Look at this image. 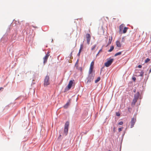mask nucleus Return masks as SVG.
I'll list each match as a JSON object with an SVG mask.
<instances>
[{
    "label": "nucleus",
    "mask_w": 151,
    "mask_h": 151,
    "mask_svg": "<svg viewBox=\"0 0 151 151\" xmlns=\"http://www.w3.org/2000/svg\"><path fill=\"white\" fill-rule=\"evenodd\" d=\"M86 37L87 41V43L88 44H89L91 38V36L89 34H87L86 35Z\"/></svg>",
    "instance_id": "39448f33"
},
{
    "label": "nucleus",
    "mask_w": 151,
    "mask_h": 151,
    "mask_svg": "<svg viewBox=\"0 0 151 151\" xmlns=\"http://www.w3.org/2000/svg\"><path fill=\"white\" fill-rule=\"evenodd\" d=\"M124 24H121L119 27V31L120 33H122V30L123 29L124 27Z\"/></svg>",
    "instance_id": "0eeeda50"
},
{
    "label": "nucleus",
    "mask_w": 151,
    "mask_h": 151,
    "mask_svg": "<svg viewBox=\"0 0 151 151\" xmlns=\"http://www.w3.org/2000/svg\"><path fill=\"white\" fill-rule=\"evenodd\" d=\"M102 70V69H101V72Z\"/></svg>",
    "instance_id": "ea45409f"
},
{
    "label": "nucleus",
    "mask_w": 151,
    "mask_h": 151,
    "mask_svg": "<svg viewBox=\"0 0 151 151\" xmlns=\"http://www.w3.org/2000/svg\"><path fill=\"white\" fill-rule=\"evenodd\" d=\"M128 29V27H124V29H123V32H122V33H125L127 32V30Z\"/></svg>",
    "instance_id": "2eb2a0df"
},
{
    "label": "nucleus",
    "mask_w": 151,
    "mask_h": 151,
    "mask_svg": "<svg viewBox=\"0 0 151 151\" xmlns=\"http://www.w3.org/2000/svg\"><path fill=\"white\" fill-rule=\"evenodd\" d=\"M149 72H150V73L151 72V68L150 69V70H149Z\"/></svg>",
    "instance_id": "e433bc0d"
},
{
    "label": "nucleus",
    "mask_w": 151,
    "mask_h": 151,
    "mask_svg": "<svg viewBox=\"0 0 151 151\" xmlns=\"http://www.w3.org/2000/svg\"><path fill=\"white\" fill-rule=\"evenodd\" d=\"M81 50L80 49L79 52V53H80V52H81Z\"/></svg>",
    "instance_id": "72a5a7b5"
},
{
    "label": "nucleus",
    "mask_w": 151,
    "mask_h": 151,
    "mask_svg": "<svg viewBox=\"0 0 151 151\" xmlns=\"http://www.w3.org/2000/svg\"><path fill=\"white\" fill-rule=\"evenodd\" d=\"M142 76V74H140V76Z\"/></svg>",
    "instance_id": "58836bf2"
},
{
    "label": "nucleus",
    "mask_w": 151,
    "mask_h": 151,
    "mask_svg": "<svg viewBox=\"0 0 151 151\" xmlns=\"http://www.w3.org/2000/svg\"><path fill=\"white\" fill-rule=\"evenodd\" d=\"M50 55V54L49 53H47L45 56L43 58L44 63H46L47 60L48 59V56Z\"/></svg>",
    "instance_id": "423d86ee"
},
{
    "label": "nucleus",
    "mask_w": 151,
    "mask_h": 151,
    "mask_svg": "<svg viewBox=\"0 0 151 151\" xmlns=\"http://www.w3.org/2000/svg\"><path fill=\"white\" fill-rule=\"evenodd\" d=\"M123 123L122 122H119V123H118V124L119 125H121L123 124Z\"/></svg>",
    "instance_id": "a878e982"
},
{
    "label": "nucleus",
    "mask_w": 151,
    "mask_h": 151,
    "mask_svg": "<svg viewBox=\"0 0 151 151\" xmlns=\"http://www.w3.org/2000/svg\"><path fill=\"white\" fill-rule=\"evenodd\" d=\"M94 74H88V76L87 78V83H89L92 81L94 78Z\"/></svg>",
    "instance_id": "f03ea898"
},
{
    "label": "nucleus",
    "mask_w": 151,
    "mask_h": 151,
    "mask_svg": "<svg viewBox=\"0 0 151 151\" xmlns=\"http://www.w3.org/2000/svg\"><path fill=\"white\" fill-rule=\"evenodd\" d=\"M138 67L139 68H142V66L141 65H139L138 66Z\"/></svg>",
    "instance_id": "c756f323"
},
{
    "label": "nucleus",
    "mask_w": 151,
    "mask_h": 151,
    "mask_svg": "<svg viewBox=\"0 0 151 151\" xmlns=\"http://www.w3.org/2000/svg\"><path fill=\"white\" fill-rule=\"evenodd\" d=\"M68 128H64V132L65 135H66L68 133Z\"/></svg>",
    "instance_id": "ddd939ff"
},
{
    "label": "nucleus",
    "mask_w": 151,
    "mask_h": 151,
    "mask_svg": "<svg viewBox=\"0 0 151 151\" xmlns=\"http://www.w3.org/2000/svg\"><path fill=\"white\" fill-rule=\"evenodd\" d=\"M132 79L134 81H135L136 78L135 77H133Z\"/></svg>",
    "instance_id": "bb28decb"
},
{
    "label": "nucleus",
    "mask_w": 151,
    "mask_h": 151,
    "mask_svg": "<svg viewBox=\"0 0 151 151\" xmlns=\"http://www.w3.org/2000/svg\"><path fill=\"white\" fill-rule=\"evenodd\" d=\"M150 60V59L148 58H147V59L145 60V63H147Z\"/></svg>",
    "instance_id": "5701e85b"
},
{
    "label": "nucleus",
    "mask_w": 151,
    "mask_h": 151,
    "mask_svg": "<svg viewBox=\"0 0 151 151\" xmlns=\"http://www.w3.org/2000/svg\"><path fill=\"white\" fill-rule=\"evenodd\" d=\"M93 68H90L88 71V74H93L92 73Z\"/></svg>",
    "instance_id": "4468645a"
},
{
    "label": "nucleus",
    "mask_w": 151,
    "mask_h": 151,
    "mask_svg": "<svg viewBox=\"0 0 151 151\" xmlns=\"http://www.w3.org/2000/svg\"><path fill=\"white\" fill-rule=\"evenodd\" d=\"M114 49V46H112L111 47L110 49L108 51L109 52H111Z\"/></svg>",
    "instance_id": "a211bd4d"
},
{
    "label": "nucleus",
    "mask_w": 151,
    "mask_h": 151,
    "mask_svg": "<svg viewBox=\"0 0 151 151\" xmlns=\"http://www.w3.org/2000/svg\"><path fill=\"white\" fill-rule=\"evenodd\" d=\"M121 54H122V52H117V53H116L115 54L114 56H117V55H121Z\"/></svg>",
    "instance_id": "412c9836"
},
{
    "label": "nucleus",
    "mask_w": 151,
    "mask_h": 151,
    "mask_svg": "<svg viewBox=\"0 0 151 151\" xmlns=\"http://www.w3.org/2000/svg\"><path fill=\"white\" fill-rule=\"evenodd\" d=\"M3 88H2V87H0V91L1 90H3Z\"/></svg>",
    "instance_id": "473e14b6"
},
{
    "label": "nucleus",
    "mask_w": 151,
    "mask_h": 151,
    "mask_svg": "<svg viewBox=\"0 0 151 151\" xmlns=\"http://www.w3.org/2000/svg\"><path fill=\"white\" fill-rule=\"evenodd\" d=\"M114 132H115V128H114Z\"/></svg>",
    "instance_id": "4c0bfd02"
},
{
    "label": "nucleus",
    "mask_w": 151,
    "mask_h": 151,
    "mask_svg": "<svg viewBox=\"0 0 151 151\" xmlns=\"http://www.w3.org/2000/svg\"><path fill=\"white\" fill-rule=\"evenodd\" d=\"M100 80V77H98L97 78V79L95 81V83H97L98 82H99Z\"/></svg>",
    "instance_id": "4be33fe9"
},
{
    "label": "nucleus",
    "mask_w": 151,
    "mask_h": 151,
    "mask_svg": "<svg viewBox=\"0 0 151 151\" xmlns=\"http://www.w3.org/2000/svg\"><path fill=\"white\" fill-rule=\"evenodd\" d=\"M116 46L119 47H120L122 46V44L119 41H117L116 42Z\"/></svg>",
    "instance_id": "9b49d317"
},
{
    "label": "nucleus",
    "mask_w": 151,
    "mask_h": 151,
    "mask_svg": "<svg viewBox=\"0 0 151 151\" xmlns=\"http://www.w3.org/2000/svg\"><path fill=\"white\" fill-rule=\"evenodd\" d=\"M70 100H69V101L68 102L63 106L64 108L65 109H67L68 106L70 105Z\"/></svg>",
    "instance_id": "1a4fd4ad"
},
{
    "label": "nucleus",
    "mask_w": 151,
    "mask_h": 151,
    "mask_svg": "<svg viewBox=\"0 0 151 151\" xmlns=\"http://www.w3.org/2000/svg\"><path fill=\"white\" fill-rule=\"evenodd\" d=\"M124 37H123L122 38V42H124Z\"/></svg>",
    "instance_id": "c85d7f7f"
},
{
    "label": "nucleus",
    "mask_w": 151,
    "mask_h": 151,
    "mask_svg": "<svg viewBox=\"0 0 151 151\" xmlns=\"http://www.w3.org/2000/svg\"><path fill=\"white\" fill-rule=\"evenodd\" d=\"M83 45H81L80 49L82 50L83 49Z\"/></svg>",
    "instance_id": "cd10ccee"
},
{
    "label": "nucleus",
    "mask_w": 151,
    "mask_h": 151,
    "mask_svg": "<svg viewBox=\"0 0 151 151\" xmlns=\"http://www.w3.org/2000/svg\"><path fill=\"white\" fill-rule=\"evenodd\" d=\"M133 91L134 92H136V90L135 89H134Z\"/></svg>",
    "instance_id": "c9c22d12"
},
{
    "label": "nucleus",
    "mask_w": 151,
    "mask_h": 151,
    "mask_svg": "<svg viewBox=\"0 0 151 151\" xmlns=\"http://www.w3.org/2000/svg\"><path fill=\"white\" fill-rule=\"evenodd\" d=\"M112 40V37L111 38V39L110 38L109 39V41L108 42V43L107 44V46L109 45L111 43Z\"/></svg>",
    "instance_id": "aec40b11"
},
{
    "label": "nucleus",
    "mask_w": 151,
    "mask_h": 151,
    "mask_svg": "<svg viewBox=\"0 0 151 151\" xmlns=\"http://www.w3.org/2000/svg\"><path fill=\"white\" fill-rule=\"evenodd\" d=\"M69 124V122L68 121L66 122L65 124L64 128L68 129Z\"/></svg>",
    "instance_id": "f8f14e48"
},
{
    "label": "nucleus",
    "mask_w": 151,
    "mask_h": 151,
    "mask_svg": "<svg viewBox=\"0 0 151 151\" xmlns=\"http://www.w3.org/2000/svg\"><path fill=\"white\" fill-rule=\"evenodd\" d=\"M137 100L138 99H137L134 98L132 102V105H134L137 102Z\"/></svg>",
    "instance_id": "dca6fc26"
},
{
    "label": "nucleus",
    "mask_w": 151,
    "mask_h": 151,
    "mask_svg": "<svg viewBox=\"0 0 151 151\" xmlns=\"http://www.w3.org/2000/svg\"><path fill=\"white\" fill-rule=\"evenodd\" d=\"M123 127L119 128L118 129L119 132H120L121 131H122V130L123 129Z\"/></svg>",
    "instance_id": "393cba45"
},
{
    "label": "nucleus",
    "mask_w": 151,
    "mask_h": 151,
    "mask_svg": "<svg viewBox=\"0 0 151 151\" xmlns=\"http://www.w3.org/2000/svg\"><path fill=\"white\" fill-rule=\"evenodd\" d=\"M139 92H137L134 95V99H139Z\"/></svg>",
    "instance_id": "9d476101"
},
{
    "label": "nucleus",
    "mask_w": 151,
    "mask_h": 151,
    "mask_svg": "<svg viewBox=\"0 0 151 151\" xmlns=\"http://www.w3.org/2000/svg\"><path fill=\"white\" fill-rule=\"evenodd\" d=\"M50 84V77L48 76H46L44 79V86H47Z\"/></svg>",
    "instance_id": "f257e3e1"
},
{
    "label": "nucleus",
    "mask_w": 151,
    "mask_h": 151,
    "mask_svg": "<svg viewBox=\"0 0 151 151\" xmlns=\"http://www.w3.org/2000/svg\"><path fill=\"white\" fill-rule=\"evenodd\" d=\"M109 151H111V150H109Z\"/></svg>",
    "instance_id": "a19ab883"
},
{
    "label": "nucleus",
    "mask_w": 151,
    "mask_h": 151,
    "mask_svg": "<svg viewBox=\"0 0 151 151\" xmlns=\"http://www.w3.org/2000/svg\"><path fill=\"white\" fill-rule=\"evenodd\" d=\"M116 115L117 116H119L120 115V114H119V113H117L116 114Z\"/></svg>",
    "instance_id": "2f4dec72"
},
{
    "label": "nucleus",
    "mask_w": 151,
    "mask_h": 151,
    "mask_svg": "<svg viewBox=\"0 0 151 151\" xmlns=\"http://www.w3.org/2000/svg\"><path fill=\"white\" fill-rule=\"evenodd\" d=\"M94 63V62L93 61H92L91 63L90 68H93Z\"/></svg>",
    "instance_id": "f3484780"
},
{
    "label": "nucleus",
    "mask_w": 151,
    "mask_h": 151,
    "mask_svg": "<svg viewBox=\"0 0 151 151\" xmlns=\"http://www.w3.org/2000/svg\"><path fill=\"white\" fill-rule=\"evenodd\" d=\"M136 122V119L134 118H132L131 121V128H132L135 124Z\"/></svg>",
    "instance_id": "20e7f679"
},
{
    "label": "nucleus",
    "mask_w": 151,
    "mask_h": 151,
    "mask_svg": "<svg viewBox=\"0 0 151 151\" xmlns=\"http://www.w3.org/2000/svg\"><path fill=\"white\" fill-rule=\"evenodd\" d=\"M73 84V81L72 80L70 81L68 86V89H69L70 88L72 87V85Z\"/></svg>",
    "instance_id": "6e6552de"
},
{
    "label": "nucleus",
    "mask_w": 151,
    "mask_h": 151,
    "mask_svg": "<svg viewBox=\"0 0 151 151\" xmlns=\"http://www.w3.org/2000/svg\"><path fill=\"white\" fill-rule=\"evenodd\" d=\"M113 59H111L107 60L104 64L105 65L106 67H108L111 65L113 61Z\"/></svg>",
    "instance_id": "7ed1b4c3"
},
{
    "label": "nucleus",
    "mask_w": 151,
    "mask_h": 151,
    "mask_svg": "<svg viewBox=\"0 0 151 151\" xmlns=\"http://www.w3.org/2000/svg\"><path fill=\"white\" fill-rule=\"evenodd\" d=\"M131 110V109L130 108H129L128 109V111L129 112H130V110Z\"/></svg>",
    "instance_id": "7c9ffc66"
},
{
    "label": "nucleus",
    "mask_w": 151,
    "mask_h": 151,
    "mask_svg": "<svg viewBox=\"0 0 151 151\" xmlns=\"http://www.w3.org/2000/svg\"><path fill=\"white\" fill-rule=\"evenodd\" d=\"M80 55V53H79V52H78V56H79V55Z\"/></svg>",
    "instance_id": "f704fd0d"
},
{
    "label": "nucleus",
    "mask_w": 151,
    "mask_h": 151,
    "mask_svg": "<svg viewBox=\"0 0 151 151\" xmlns=\"http://www.w3.org/2000/svg\"><path fill=\"white\" fill-rule=\"evenodd\" d=\"M96 45H93V46H92L91 47V50L93 51V50H94L95 49L96 47Z\"/></svg>",
    "instance_id": "6ab92c4d"
},
{
    "label": "nucleus",
    "mask_w": 151,
    "mask_h": 151,
    "mask_svg": "<svg viewBox=\"0 0 151 151\" xmlns=\"http://www.w3.org/2000/svg\"><path fill=\"white\" fill-rule=\"evenodd\" d=\"M102 49H101L99 51V52H98V53H97V54L96 55V56H97L98 54H99V53H100V52H102Z\"/></svg>",
    "instance_id": "b1692460"
}]
</instances>
